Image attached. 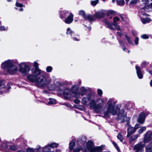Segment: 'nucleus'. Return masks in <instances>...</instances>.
Returning a JSON list of instances; mask_svg holds the SVG:
<instances>
[{
	"label": "nucleus",
	"instance_id": "1",
	"mask_svg": "<svg viewBox=\"0 0 152 152\" xmlns=\"http://www.w3.org/2000/svg\"><path fill=\"white\" fill-rule=\"evenodd\" d=\"M34 68L31 70L33 75H29L27 76V78L32 82H35L38 87L43 88L47 86L50 82L43 75L37 76L40 75L41 70L39 68L38 64L37 62H34Z\"/></svg>",
	"mask_w": 152,
	"mask_h": 152
},
{
	"label": "nucleus",
	"instance_id": "2",
	"mask_svg": "<svg viewBox=\"0 0 152 152\" xmlns=\"http://www.w3.org/2000/svg\"><path fill=\"white\" fill-rule=\"evenodd\" d=\"M80 93L78 91V88L76 86H74L71 88V91L68 89H66L63 91H62L64 98L66 99L69 100L72 97L80 98V95L83 96L86 94L87 90L84 87H81Z\"/></svg>",
	"mask_w": 152,
	"mask_h": 152
},
{
	"label": "nucleus",
	"instance_id": "3",
	"mask_svg": "<svg viewBox=\"0 0 152 152\" xmlns=\"http://www.w3.org/2000/svg\"><path fill=\"white\" fill-rule=\"evenodd\" d=\"M1 67L6 69L7 72L11 75L15 74L18 70L15 61L12 60H8L2 63Z\"/></svg>",
	"mask_w": 152,
	"mask_h": 152
},
{
	"label": "nucleus",
	"instance_id": "4",
	"mask_svg": "<svg viewBox=\"0 0 152 152\" xmlns=\"http://www.w3.org/2000/svg\"><path fill=\"white\" fill-rule=\"evenodd\" d=\"M115 103L112 99H110L108 101L107 105V110L104 112L105 117H107L110 114L114 115L118 110V108L115 106Z\"/></svg>",
	"mask_w": 152,
	"mask_h": 152
},
{
	"label": "nucleus",
	"instance_id": "5",
	"mask_svg": "<svg viewBox=\"0 0 152 152\" xmlns=\"http://www.w3.org/2000/svg\"><path fill=\"white\" fill-rule=\"evenodd\" d=\"M68 15V16L65 18L64 22L66 24L71 23L73 21V15L71 13H69L68 11H64L60 13V17L63 19L65 16Z\"/></svg>",
	"mask_w": 152,
	"mask_h": 152
},
{
	"label": "nucleus",
	"instance_id": "6",
	"mask_svg": "<svg viewBox=\"0 0 152 152\" xmlns=\"http://www.w3.org/2000/svg\"><path fill=\"white\" fill-rule=\"evenodd\" d=\"M19 71L23 76H25L28 74L30 70L29 66L26 63L23 62L18 65Z\"/></svg>",
	"mask_w": 152,
	"mask_h": 152
},
{
	"label": "nucleus",
	"instance_id": "7",
	"mask_svg": "<svg viewBox=\"0 0 152 152\" xmlns=\"http://www.w3.org/2000/svg\"><path fill=\"white\" fill-rule=\"evenodd\" d=\"M96 102L97 104L95 108V111L97 113H99L103 111L104 109L103 105L104 103L103 99L101 98L98 99L96 100Z\"/></svg>",
	"mask_w": 152,
	"mask_h": 152
},
{
	"label": "nucleus",
	"instance_id": "8",
	"mask_svg": "<svg viewBox=\"0 0 152 152\" xmlns=\"http://www.w3.org/2000/svg\"><path fill=\"white\" fill-rule=\"evenodd\" d=\"M79 14L80 15L83 16L86 20L91 21L94 20L95 19L94 16H92L91 15H86L85 12L83 10H81L79 11Z\"/></svg>",
	"mask_w": 152,
	"mask_h": 152
},
{
	"label": "nucleus",
	"instance_id": "9",
	"mask_svg": "<svg viewBox=\"0 0 152 152\" xmlns=\"http://www.w3.org/2000/svg\"><path fill=\"white\" fill-rule=\"evenodd\" d=\"M140 17H141V20L142 23L145 24L146 23L150 22L151 21V19L150 18H144L143 17V16H146L147 15V14L144 13L143 12H140Z\"/></svg>",
	"mask_w": 152,
	"mask_h": 152
},
{
	"label": "nucleus",
	"instance_id": "10",
	"mask_svg": "<svg viewBox=\"0 0 152 152\" xmlns=\"http://www.w3.org/2000/svg\"><path fill=\"white\" fill-rule=\"evenodd\" d=\"M116 119L118 120H120L121 122H124L126 121V122L127 124L128 125L129 123V121L130 119V118L127 117L126 114H124L123 115L121 116L118 117Z\"/></svg>",
	"mask_w": 152,
	"mask_h": 152
},
{
	"label": "nucleus",
	"instance_id": "11",
	"mask_svg": "<svg viewBox=\"0 0 152 152\" xmlns=\"http://www.w3.org/2000/svg\"><path fill=\"white\" fill-rule=\"evenodd\" d=\"M151 140H152V132L148 131L145 135L144 142L146 143Z\"/></svg>",
	"mask_w": 152,
	"mask_h": 152
},
{
	"label": "nucleus",
	"instance_id": "12",
	"mask_svg": "<svg viewBox=\"0 0 152 152\" xmlns=\"http://www.w3.org/2000/svg\"><path fill=\"white\" fill-rule=\"evenodd\" d=\"M149 3L148 0H142L141 1V4L143 6L142 7L140 10L139 12H143V10H145L146 8L148 7Z\"/></svg>",
	"mask_w": 152,
	"mask_h": 152
},
{
	"label": "nucleus",
	"instance_id": "13",
	"mask_svg": "<svg viewBox=\"0 0 152 152\" xmlns=\"http://www.w3.org/2000/svg\"><path fill=\"white\" fill-rule=\"evenodd\" d=\"M10 143L8 142L7 143L6 145L5 143L2 144V147H0V149L3 148L4 149H10L12 151H14L16 150V147L14 145H10Z\"/></svg>",
	"mask_w": 152,
	"mask_h": 152
},
{
	"label": "nucleus",
	"instance_id": "14",
	"mask_svg": "<svg viewBox=\"0 0 152 152\" xmlns=\"http://www.w3.org/2000/svg\"><path fill=\"white\" fill-rule=\"evenodd\" d=\"M145 118V114L144 113H141L139 115L137 121L140 124L144 123Z\"/></svg>",
	"mask_w": 152,
	"mask_h": 152
},
{
	"label": "nucleus",
	"instance_id": "15",
	"mask_svg": "<svg viewBox=\"0 0 152 152\" xmlns=\"http://www.w3.org/2000/svg\"><path fill=\"white\" fill-rule=\"evenodd\" d=\"M106 24H107V26L111 30H114V29L113 28V26H114L116 29L118 30H120V28L119 27V26L117 25L116 24L114 23V24H111L109 22H106Z\"/></svg>",
	"mask_w": 152,
	"mask_h": 152
},
{
	"label": "nucleus",
	"instance_id": "16",
	"mask_svg": "<svg viewBox=\"0 0 152 152\" xmlns=\"http://www.w3.org/2000/svg\"><path fill=\"white\" fill-rule=\"evenodd\" d=\"M91 96L90 94L87 95L86 97H84L82 98L81 102L84 105L87 104V103L90 101L91 99Z\"/></svg>",
	"mask_w": 152,
	"mask_h": 152
},
{
	"label": "nucleus",
	"instance_id": "17",
	"mask_svg": "<svg viewBox=\"0 0 152 152\" xmlns=\"http://www.w3.org/2000/svg\"><path fill=\"white\" fill-rule=\"evenodd\" d=\"M135 68L136 70V72L138 77L139 79H142L143 77V75L142 74L140 68L137 66H136Z\"/></svg>",
	"mask_w": 152,
	"mask_h": 152
},
{
	"label": "nucleus",
	"instance_id": "18",
	"mask_svg": "<svg viewBox=\"0 0 152 152\" xmlns=\"http://www.w3.org/2000/svg\"><path fill=\"white\" fill-rule=\"evenodd\" d=\"M104 16V13L101 12H97L95 13L94 15L92 16H94V18H95V20L96 18H101L103 17Z\"/></svg>",
	"mask_w": 152,
	"mask_h": 152
},
{
	"label": "nucleus",
	"instance_id": "19",
	"mask_svg": "<svg viewBox=\"0 0 152 152\" xmlns=\"http://www.w3.org/2000/svg\"><path fill=\"white\" fill-rule=\"evenodd\" d=\"M143 148V145H141V143H139L134 146V149L138 152L139 151H142Z\"/></svg>",
	"mask_w": 152,
	"mask_h": 152
},
{
	"label": "nucleus",
	"instance_id": "20",
	"mask_svg": "<svg viewBox=\"0 0 152 152\" xmlns=\"http://www.w3.org/2000/svg\"><path fill=\"white\" fill-rule=\"evenodd\" d=\"M135 131V130H134V128H133L131 127L128 128V129L127 137H129L130 136V135L134 133Z\"/></svg>",
	"mask_w": 152,
	"mask_h": 152
},
{
	"label": "nucleus",
	"instance_id": "21",
	"mask_svg": "<svg viewBox=\"0 0 152 152\" xmlns=\"http://www.w3.org/2000/svg\"><path fill=\"white\" fill-rule=\"evenodd\" d=\"M96 101L94 99H93L91 100L90 102V106L92 108H93L94 110L95 111V108L96 107Z\"/></svg>",
	"mask_w": 152,
	"mask_h": 152
},
{
	"label": "nucleus",
	"instance_id": "22",
	"mask_svg": "<svg viewBox=\"0 0 152 152\" xmlns=\"http://www.w3.org/2000/svg\"><path fill=\"white\" fill-rule=\"evenodd\" d=\"M139 136V135L138 134H135L132 136L130 137H129V140L130 142H132V141L137 139Z\"/></svg>",
	"mask_w": 152,
	"mask_h": 152
},
{
	"label": "nucleus",
	"instance_id": "23",
	"mask_svg": "<svg viewBox=\"0 0 152 152\" xmlns=\"http://www.w3.org/2000/svg\"><path fill=\"white\" fill-rule=\"evenodd\" d=\"M66 34L67 35H70L71 36H72L75 34L74 32L71 30V29L69 28H68L67 29Z\"/></svg>",
	"mask_w": 152,
	"mask_h": 152
},
{
	"label": "nucleus",
	"instance_id": "24",
	"mask_svg": "<svg viewBox=\"0 0 152 152\" xmlns=\"http://www.w3.org/2000/svg\"><path fill=\"white\" fill-rule=\"evenodd\" d=\"M147 152H152V142L146 147Z\"/></svg>",
	"mask_w": 152,
	"mask_h": 152
},
{
	"label": "nucleus",
	"instance_id": "25",
	"mask_svg": "<svg viewBox=\"0 0 152 152\" xmlns=\"http://www.w3.org/2000/svg\"><path fill=\"white\" fill-rule=\"evenodd\" d=\"M50 148L49 145L46 146L43 149V152H52L50 150Z\"/></svg>",
	"mask_w": 152,
	"mask_h": 152
},
{
	"label": "nucleus",
	"instance_id": "26",
	"mask_svg": "<svg viewBox=\"0 0 152 152\" xmlns=\"http://www.w3.org/2000/svg\"><path fill=\"white\" fill-rule=\"evenodd\" d=\"M48 104H55L56 103V100L50 98L48 102Z\"/></svg>",
	"mask_w": 152,
	"mask_h": 152
},
{
	"label": "nucleus",
	"instance_id": "27",
	"mask_svg": "<svg viewBox=\"0 0 152 152\" xmlns=\"http://www.w3.org/2000/svg\"><path fill=\"white\" fill-rule=\"evenodd\" d=\"M5 87L4 81L3 80H0V89L4 88Z\"/></svg>",
	"mask_w": 152,
	"mask_h": 152
},
{
	"label": "nucleus",
	"instance_id": "28",
	"mask_svg": "<svg viewBox=\"0 0 152 152\" xmlns=\"http://www.w3.org/2000/svg\"><path fill=\"white\" fill-rule=\"evenodd\" d=\"M93 145V142L91 141H89L88 142L87 144V149H89L92 147Z\"/></svg>",
	"mask_w": 152,
	"mask_h": 152
},
{
	"label": "nucleus",
	"instance_id": "29",
	"mask_svg": "<svg viewBox=\"0 0 152 152\" xmlns=\"http://www.w3.org/2000/svg\"><path fill=\"white\" fill-rule=\"evenodd\" d=\"M48 145L49 146L50 148H52L57 147L58 145V144L54 142L48 144Z\"/></svg>",
	"mask_w": 152,
	"mask_h": 152
},
{
	"label": "nucleus",
	"instance_id": "30",
	"mask_svg": "<svg viewBox=\"0 0 152 152\" xmlns=\"http://www.w3.org/2000/svg\"><path fill=\"white\" fill-rule=\"evenodd\" d=\"M115 14V12L112 10H109L107 13V15L108 16L113 15Z\"/></svg>",
	"mask_w": 152,
	"mask_h": 152
},
{
	"label": "nucleus",
	"instance_id": "31",
	"mask_svg": "<svg viewBox=\"0 0 152 152\" xmlns=\"http://www.w3.org/2000/svg\"><path fill=\"white\" fill-rule=\"evenodd\" d=\"M75 143L74 142H71L69 143V149L71 151L73 149V148L75 146Z\"/></svg>",
	"mask_w": 152,
	"mask_h": 152
},
{
	"label": "nucleus",
	"instance_id": "32",
	"mask_svg": "<svg viewBox=\"0 0 152 152\" xmlns=\"http://www.w3.org/2000/svg\"><path fill=\"white\" fill-rule=\"evenodd\" d=\"M117 4L120 6H122L124 4V0H117Z\"/></svg>",
	"mask_w": 152,
	"mask_h": 152
},
{
	"label": "nucleus",
	"instance_id": "33",
	"mask_svg": "<svg viewBox=\"0 0 152 152\" xmlns=\"http://www.w3.org/2000/svg\"><path fill=\"white\" fill-rule=\"evenodd\" d=\"M146 129V127L145 126H143L138 131L139 134H140L142 133Z\"/></svg>",
	"mask_w": 152,
	"mask_h": 152
},
{
	"label": "nucleus",
	"instance_id": "34",
	"mask_svg": "<svg viewBox=\"0 0 152 152\" xmlns=\"http://www.w3.org/2000/svg\"><path fill=\"white\" fill-rule=\"evenodd\" d=\"M118 138L120 140V141L122 142L123 140V138L122 135L120 133H119L117 136Z\"/></svg>",
	"mask_w": 152,
	"mask_h": 152
},
{
	"label": "nucleus",
	"instance_id": "35",
	"mask_svg": "<svg viewBox=\"0 0 152 152\" xmlns=\"http://www.w3.org/2000/svg\"><path fill=\"white\" fill-rule=\"evenodd\" d=\"M124 110L123 109H121V110L119 113L118 114V117H120L121 116H122L124 114H126L124 113Z\"/></svg>",
	"mask_w": 152,
	"mask_h": 152
},
{
	"label": "nucleus",
	"instance_id": "36",
	"mask_svg": "<svg viewBox=\"0 0 152 152\" xmlns=\"http://www.w3.org/2000/svg\"><path fill=\"white\" fill-rule=\"evenodd\" d=\"M35 151L34 150L33 148H28L26 150V152L24 151H20L18 152H34Z\"/></svg>",
	"mask_w": 152,
	"mask_h": 152
},
{
	"label": "nucleus",
	"instance_id": "37",
	"mask_svg": "<svg viewBox=\"0 0 152 152\" xmlns=\"http://www.w3.org/2000/svg\"><path fill=\"white\" fill-rule=\"evenodd\" d=\"M53 69V68L51 66H48L47 67L46 69V71L48 72H51Z\"/></svg>",
	"mask_w": 152,
	"mask_h": 152
},
{
	"label": "nucleus",
	"instance_id": "38",
	"mask_svg": "<svg viewBox=\"0 0 152 152\" xmlns=\"http://www.w3.org/2000/svg\"><path fill=\"white\" fill-rule=\"evenodd\" d=\"M88 152H96V151L94 148H90L89 149H87Z\"/></svg>",
	"mask_w": 152,
	"mask_h": 152
},
{
	"label": "nucleus",
	"instance_id": "39",
	"mask_svg": "<svg viewBox=\"0 0 152 152\" xmlns=\"http://www.w3.org/2000/svg\"><path fill=\"white\" fill-rule=\"evenodd\" d=\"M98 0L92 1H91V3L92 5L93 6L96 5L98 2Z\"/></svg>",
	"mask_w": 152,
	"mask_h": 152
},
{
	"label": "nucleus",
	"instance_id": "40",
	"mask_svg": "<svg viewBox=\"0 0 152 152\" xmlns=\"http://www.w3.org/2000/svg\"><path fill=\"white\" fill-rule=\"evenodd\" d=\"M7 29V27L5 28V27L4 26H1L0 27V31H6Z\"/></svg>",
	"mask_w": 152,
	"mask_h": 152
},
{
	"label": "nucleus",
	"instance_id": "41",
	"mask_svg": "<svg viewBox=\"0 0 152 152\" xmlns=\"http://www.w3.org/2000/svg\"><path fill=\"white\" fill-rule=\"evenodd\" d=\"M98 94L99 96H101L103 94L102 91L100 89H98L97 91Z\"/></svg>",
	"mask_w": 152,
	"mask_h": 152
},
{
	"label": "nucleus",
	"instance_id": "42",
	"mask_svg": "<svg viewBox=\"0 0 152 152\" xmlns=\"http://www.w3.org/2000/svg\"><path fill=\"white\" fill-rule=\"evenodd\" d=\"M96 151L100 152L102 150V148L101 147H97L94 148Z\"/></svg>",
	"mask_w": 152,
	"mask_h": 152
},
{
	"label": "nucleus",
	"instance_id": "43",
	"mask_svg": "<svg viewBox=\"0 0 152 152\" xmlns=\"http://www.w3.org/2000/svg\"><path fill=\"white\" fill-rule=\"evenodd\" d=\"M125 36L126 37V39H127L128 42H129V43L130 44H132V42L130 38L129 37H128L126 35H125Z\"/></svg>",
	"mask_w": 152,
	"mask_h": 152
},
{
	"label": "nucleus",
	"instance_id": "44",
	"mask_svg": "<svg viewBox=\"0 0 152 152\" xmlns=\"http://www.w3.org/2000/svg\"><path fill=\"white\" fill-rule=\"evenodd\" d=\"M76 37H73L72 38L74 41H78L79 40V36L77 35H75Z\"/></svg>",
	"mask_w": 152,
	"mask_h": 152
},
{
	"label": "nucleus",
	"instance_id": "45",
	"mask_svg": "<svg viewBox=\"0 0 152 152\" xmlns=\"http://www.w3.org/2000/svg\"><path fill=\"white\" fill-rule=\"evenodd\" d=\"M119 20V19L117 17H115L113 18V21L115 23L118 21Z\"/></svg>",
	"mask_w": 152,
	"mask_h": 152
},
{
	"label": "nucleus",
	"instance_id": "46",
	"mask_svg": "<svg viewBox=\"0 0 152 152\" xmlns=\"http://www.w3.org/2000/svg\"><path fill=\"white\" fill-rule=\"evenodd\" d=\"M141 37L143 39H145L148 38L149 37L146 34H144L141 36Z\"/></svg>",
	"mask_w": 152,
	"mask_h": 152
},
{
	"label": "nucleus",
	"instance_id": "47",
	"mask_svg": "<svg viewBox=\"0 0 152 152\" xmlns=\"http://www.w3.org/2000/svg\"><path fill=\"white\" fill-rule=\"evenodd\" d=\"M139 38L136 37L135 38V39L134 40V42L135 44L136 45H137L138 43V41H139Z\"/></svg>",
	"mask_w": 152,
	"mask_h": 152
},
{
	"label": "nucleus",
	"instance_id": "48",
	"mask_svg": "<svg viewBox=\"0 0 152 152\" xmlns=\"http://www.w3.org/2000/svg\"><path fill=\"white\" fill-rule=\"evenodd\" d=\"M81 150V148H77L75 149L73 152H79Z\"/></svg>",
	"mask_w": 152,
	"mask_h": 152
},
{
	"label": "nucleus",
	"instance_id": "49",
	"mask_svg": "<svg viewBox=\"0 0 152 152\" xmlns=\"http://www.w3.org/2000/svg\"><path fill=\"white\" fill-rule=\"evenodd\" d=\"M137 0H133L130 1V4H136L137 3Z\"/></svg>",
	"mask_w": 152,
	"mask_h": 152
},
{
	"label": "nucleus",
	"instance_id": "50",
	"mask_svg": "<svg viewBox=\"0 0 152 152\" xmlns=\"http://www.w3.org/2000/svg\"><path fill=\"white\" fill-rule=\"evenodd\" d=\"M113 144L115 146L116 148L118 151L119 150V148L118 146L114 142H113Z\"/></svg>",
	"mask_w": 152,
	"mask_h": 152
},
{
	"label": "nucleus",
	"instance_id": "51",
	"mask_svg": "<svg viewBox=\"0 0 152 152\" xmlns=\"http://www.w3.org/2000/svg\"><path fill=\"white\" fill-rule=\"evenodd\" d=\"M16 6L17 7H22L23 6V4H21L18 3L17 2L16 3Z\"/></svg>",
	"mask_w": 152,
	"mask_h": 152
},
{
	"label": "nucleus",
	"instance_id": "52",
	"mask_svg": "<svg viewBox=\"0 0 152 152\" xmlns=\"http://www.w3.org/2000/svg\"><path fill=\"white\" fill-rule=\"evenodd\" d=\"M80 102V100L78 99H75V100L74 101V102L76 104L78 103H79Z\"/></svg>",
	"mask_w": 152,
	"mask_h": 152
},
{
	"label": "nucleus",
	"instance_id": "53",
	"mask_svg": "<svg viewBox=\"0 0 152 152\" xmlns=\"http://www.w3.org/2000/svg\"><path fill=\"white\" fill-rule=\"evenodd\" d=\"M132 34L133 36L134 37L137 34V33L135 31H133L132 32Z\"/></svg>",
	"mask_w": 152,
	"mask_h": 152
},
{
	"label": "nucleus",
	"instance_id": "54",
	"mask_svg": "<svg viewBox=\"0 0 152 152\" xmlns=\"http://www.w3.org/2000/svg\"><path fill=\"white\" fill-rule=\"evenodd\" d=\"M139 127V125L138 124H137L135 125V128L136 129H138Z\"/></svg>",
	"mask_w": 152,
	"mask_h": 152
},
{
	"label": "nucleus",
	"instance_id": "55",
	"mask_svg": "<svg viewBox=\"0 0 152 152\" xmlns=\"http://www.w3.org/2000/svg\"><path fill=\"white\" fill-rule=\"evenodd\" d=\"M40 148V147L39 146V147H38V148L36 149H33L35 151H34V152H38L37 150L39 149Z\"/></svg>",
	"mask_w": 152,
	"mask_h": 152
},
{
	"label": "nucleus",
	"instance_id": "56",
	"mask_svg": "<svg viewBox=\"0 0 152 152\" xmlns=\"http://www.w3.org/2000/svg\"><path fill=\"white\" fill-rule=\"evenodd\" d=\"M117 34L118 36H120L121 35V33L120 32H118Z\"/></svg>",
	"mask_w": 152,
	"mask_h": 152
},
{
	"label": "nucleus",
	"instance_id": "57",
	"mask_svg": "<svg viewBox=\"0 0 152 152\" xmlns=\"http://www.w3.org/2000/svg\"><path fill=\"white\" fill-rule=\"evenodd\" d=\"M149 73L151 75H152V71L150 70L148 71Z\"/></svg>",
	"mask_w": 152,
	"mask_h": 152
},
{
	"label": "nucleus",
	"instance_id": "58",
	"mask_svg": "<svg viewBox=\"0 0 152 152\" xmlns=\"http://www.w3.org/2000/svg\"><path fill=\"white\" fill-rule=\"evenodd\" d=\"M19 10L20 11H22L23 10V9L22 8H20L19 9Z\"/></svg>",
	"mask_w": 152,
	"mask_h": 152
},
{
	"label": "nucleus",
	"instance_id": "59",
	"mask_svg": "<svg viewBox=\"0 0 152 152\" xmlns=\"http://www.w3.org/2000/svg\"><path fill=\"white\" fill-rule=\"evenodd\" d=\"M150 85L151 86H152V80H151L150 82Z\"/></svg>",
	"mask_w": 152,
	"mask_h": 152
},
{
	"label": "nucleus",
	"instance_id": "60",
	"mask_svg": "<svg viewBox=\"0 0 152 152\" xmlns=\"http://www.w3.org/2000/svg\"><path fill=\"white\" fill-rule=\"evenodd\" d=\"M119 43L121 44H123V42L122 41H119Z\"/></svg>",
	"mask_w": 152,
	"mask_h": 152
},
{
	"label": "nucleus",
	"instance_id": "61",
	"mask_svg": "<svg viewBox=\"0 0 152 152\" xmlns=\"http://www.w3.org/2000/svg\"><path fill=\"white\" fill-rule=\"evenodd\" d=\"M88 151L87 149H86L83 152H88Z\"/></svg>",
	"mask_w": 152,
	"mask_h": 152
},
{
	"label": "nucleus",
	"instance_id": "62",
	"mask_svg": "<svg viewBox=\"0 0 152 152\" xmlns=\"http://www.w3.org/2000/svg\"><path fill=\"white\" fill-rule=\"evenodd\" d=\"M88 29L89 31H90L91 29V28L90 27H88Z\"/></svg>",
	"mask_w": 152,
	"mask_h": 152
},
{
	"label": "nucleus",
	"instance_id": "63",
	"mask_svg": "<svg viewBox=\"0 0 152 152\" xmlns=\"http://www.w3.org/2000/svg\"><path fill=\"white\" fill-rule=\"evenodd\" d=\"M123 50H124V51H125V50L126 49V48L125 47H124L123 48Z\"/></svg>",
	"mask_w": 152,
	"mask_h": 152
},
{
	"label": "nucleus",
	"instance_id": "64",
	"mask_svg": "<svg viewBox=\"0 0 152 152\" xmlns=\"http://www.w3.org/2000/svg\"><path fill=\"white\" fill-rule=\"evenodd\" d=\"M121 19H122V20H124V18H123V17H121Z\"/></svg>",
	"mask_w": 152,
	"mask_h": 152
}]
</instances>
